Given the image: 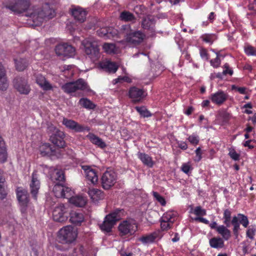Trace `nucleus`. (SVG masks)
Wrapping results in <instances>:
<instances>
[{"instance_id": "nucleus-3", "label": "nucleus", "mask_w": 256, "mask_h": 256, "mask_svg": "<svg viewBox=\"0 0 256 256\" xmlns=\"http://www.w3.org/2000/svg\"><path fill=\"white\" fill-rule=\"evenodd\" d=\"M146 38V34L140 30H130L127 32L124 40L118 42L119 44H123V47L127 45L136 46L141 44Z\"/></svg>"}, {"instance_id": "nucleus-15", "label": "nucleus", "mask_w": 256, "mask_h": 256, "mask_svg": "<svg viewBox=\"0 0 256 256\" xmlns=\"http://www.w3.org/2000/svg\"><path fill=\"white\" fill-rule=\"evenodd\" d=\"M62 124L68 128L76 132H80L84 130L89 131L90 130L88 127H84L74 120L65 118H63Z\"/></svg>"}, {"instance_id": "nucleus-34", "label": "nucleus", "mask_w": 256, "mask_h": 256, "mask_svg": "<svg viewBox=\"0 0 256 256\" xmlns=\"http://www.w3.org/2000/svg\"><path fill=\"white\" fill-rule=\"evenodd\" d=\"M69 202L76 206L82 207L86 204V199L82 196H72Z\"/></svg>"}, {"instance_id": "nucleus-2", "label": "nucleus", "mask_w": 256, "mask_h": 256, "mask_svg": "<svg viewBox=\"0 0 256 256\" xmlns=\"http://www.w3.org/2000/svg\"><path fill=\"white\" fill-rule=\"evenodd\" d=\"M55 15L54 10L48 4L46 3L42 6V8H34L30 13L31 17L34 22H42L46 18H52Z\"/></svg>"}, {"instance_id": "nucleus-59", "label": "nucleus", "mask_w": 256, "mask_h": 256, "mask_svg": "<svg viewBox=\"0 0 256 256\" xmlns=\"http://www.w3.org/2000/svg\"><path fill=\"white\" fill-rule=\"evenodd\" d=\"M122 80L126 81L128 82H130V79L127 76H119L118 78L114 80L112 82L114 84H116Z\"/></svg>"}, {"instance_id": "nucleus-61", "label": "nucleus", "mask_w": 256, "mask_h": 256, "mask_svg": "<svg viewBox=\"0 0 256 256\" xmlns=\"http://www.w3.org/2000/svg\"><path fill=\"white\" fill-rule=\"evenodd\" d=\"M232 89L236 90L241 94H245L246 93V88L245 87H238L235 85H232Z\"/></svg>"}, {"instance_id": "nucleus-8", "label": "nucleus", "mask_w": 256, "mask_h": 256, "mask_svg": "<svg viewBox=\"0 0 256 256\" xmlns=\"http://www.w3.org/2000/svg\"><path fill=\"white\" fill-rule=\"evenodd\" d=\"M117 176L112 170H107L102 175L101 180L102 185L104 190H109L116 182Z\"/></svg>"}, {"instance_id": "nucleus-26", "label": "nucleus", "mask_w": 256, "mask_h": 256, "mask_svg": "<svg viewBox=\"0 0 256 256\" xmlns=\"http://www.w3.org/2000/svg\"><path fill=\"white\" fill-rule=\"evenodd\" d=\"M50 171L52 172L50 174V178L54 182L59 184L64 180V174L62 170L51 168Z\"/></svg>"}, {"instance_id": "nucleus-43", "label": "nucleus", "mask_w": 256, "mask_h": 256, "mask_svg": "<svg viewBox=\"0 0 256 256\" xmlns=\"http://www.w3.org/2000/svg\"><path fill=\"white\" fill-rule=\"evenodd\" d=\"M5 179L0 176V198L4 199L6 197L7 192L5 188Z\"/></svg>"}, {"instance_id": "nucleus-28", "label": "nucleus", "mask_w": 256, "mask_h": 256, "mask_svg": "<svg viewBox=\"0 0 256 256\" xmlns=\"http://www.w3.org/2000/svg\"><path fill=\"white\" fill-rule=\"evenodd\" d=\"M88 192L94 202H97L104 198L103 192L97 188L89 189Z\"/></svg>"}, {"instance_id": "nucleus-27", "label": "nucleus", "mask_w": 256, "mask_h": 256, "mask_svg": "<svg viewBox=\"0 0 256 256\" xmlns=\"http://www.w3.org/2000/svg\"><path fill=\"white\" fill-rule=\"evenodd\" d=\"M70 222L75 225L79 226L84 220V216L80 212L72 210L70 212Z\"/></svg>"}, {"instance_id": "nucleus-47", "label": "nucleus", "mask_w": 256, "mask_h": 256, "mask_svg": "<svg viewBox=\"0 0 256 256\" xmlns=\"http://www.w3.org/2000/svg\"><path fill=\"white\" fill-rule=\"evenodd\" d=\"M136 109L143 117L148 118L151 116L150 113L144 106H136Z\"/></svg>"}, {"instance_id": "nucleus-5", "label": "nucleus", "mask_w": 256, "mask_h": 256, "mask_svg": "<svg viewBox=\"0 0 256 256\" xmlns=\"http://www.w3.org/2000/svg\"><path fill=\"white\" fill-rule=\"evenodd\" d=\"M62 88L65 92L69 94H72L78 90L86 92L90 90L87 84L82 79H78L76 82L66 83L62 86Z\"/></svg>"}, {"instance_id": "nucleus-12", "label": "nucleus", "mask_w": 256, "mask_h": 256, "mask_svg": "<svg viewBox=\"0 0 256 256\" xmlns=\"http://www.w3.org/2000/svg\"><path fill=\"white\" fill-rule=\"evenodd\" d=\"M67 214V208L63 204H60L54 208L52 212V218L56 222H63L68 218Z\"/></svg>"}, {"instance_id": "nucleus-21", "label": "nucleus", "mask_w": 256, "mask_h": 256, "mask_svg": "<svg viewBox=\"0 0 256 256\" xmlns=\"http://www.w3.org/2000/svg\"><path fill=\"white\" fill-rule=\"evenodd\" d=\"M160 238V232H154L142 236L138 238V240L144 244H148L154 242L156 240Z\"/></svg>"}, {"instance_id": "nucleus-52", "label": "nucleus", "mask_w": 256, "mask_h": 256, "mask_svg": "<svg viewBox=\"0 0 256 256\" xmlns=\"http://www.w3.org/2000/svg\"><path fill=\"white\" fill-rule=\"evenodd\" d=\"M202 40L210 44H212L214 41V36L212 34H204L201 36Z\"/></svg>"}, {"instance_id": "nucleus-25", "label": "nucleus", "mask_w": 256, "mask_h": 256, "mask_svg": "<svg viewBox=\"0 0 256 256\" xmlns=\"http://www.w3.org/2000/svg\"><path fill=\"white\" fill-rule=\"evenodd\" d=\"M8 86L4 66L0 63V90H6Z\"/></svg>"}, {"instance_id": "nucleus-30", "label": "nucleus", "mask_w": 256, "mask_h": 256, "mask_svg": "<svg viewBox=\"0 0 256 256\" xmlns=\"http://www.w3.org/2000/svg\"><path fill=\"white\" fill-rule=\"evenodd\" d=\"M89 140L92 143L102 148H104L106 146V143L99 137L97 136L92 133H89L87 136Z\"/></svg>"}, {"instance_id": "nucleus-29", "label": "nucleus", "mask_w": 256, "mask_h": 256, "mask_svg": "<svg viewBox=\"0 0 256 256\" xmlns=\"http://www.w3.org/2000/svg\"><path fill=\"white\" fill-rule=\"evenodd\" d=\"M100 66L110 73H115L118 68V66L115 62L110 61L102 62Z\"/></svg>"}, {"instance_id": "nucleus-63", "label": "nucleus", "mask_w": 256, "mask_h": 256, "mask_svg": "<svg viewBox=\"0 0 256 256\" xmlns=\"http://www.w3.org/2000/svg\"><path fill=\"white\" fill-rule=\"evenodd\" d=\"M178 146L182 150H186L188 148V145L186 143L182 141H178L177 142Z\"/></svg>"}, {"instance_id": "nucleus-44", "label": "nucleus", "mask_w": 256, "mask_h": 256, "mask_svg": "<svg viewBox=\"0 0 256 256\" xmlns=\"http://www.w3.org/2000/svg\"><path fill=\"white\" fill-rule=\"evenodd\" d=\"M190 212L194 214L197 216H204L206 215V210L200 206H196L194 208H192Z\"/></svg>"}, {"instance_id": "nucleus-24", "label": "nucleus", "mask_w": 256, "mask_h": 256, "mask_svg": "<svg viewBox=\"0 0 256 256\" xmlns=\"http://www.w3.org/2000/svg\"><path fill=\"white\" fill-rule=\"evenodd\" d=\"M36 82L44 90L52 89V84L41 74H38L36 76Z\"/></svg>"}, {"instance_id": "nucleus-32", "label": "nucleus", "mask_w": 256, "mask_h": 256, "mask_svg": "<svg viewBox=\"0 0 256 256\" xmlns=\"http://www.w3.org/2000/svg\"><path fill=\"white\" fill-rule=\"evenodd\" d=\"M216 232L222 236V238L224 240H227L230 238V231L228 228V226H218Z\"/></svg>"}, {"instance_id": "nucleus-60", "label": "nucleus", "mask_w": 256, "mask_h": 256, "mask_svg": "<svg viewBox=\"0 0 256 256\" xmlns=\"http://www.w3.org/2000/svg\"><path fill=\"white\" fill-rule=\"evenodd\" d=\"M224 67V70L222 72V74L224 75L228 74L230 76H232L233 74V70L229 68V66L228 64H225Z\"/></svg>"}, {"instance_id": "nucleus-49", "label": "nucleus", "mask_w": 256, "mask_h": 256, "mask_svg": "<svg viewBox=\"0 0 256 256\" xmlns=\"http://www.w3.org/2000/svg\"><path fill=\"white\" fill-rule=\"evenodd\" d=\"M228 151V155L232 159L234 160H238L240 159V155L236 152L234 148H230Z\"/></svg>"}, {"instance_id": "nucleus-35", "label": "nucleus", "mask_w": 256, "mask_h": 256, "mask_svg": "<svg viewBox=\"0 0 256 256\" xmlns=\"http://www.w3.org/2000/svg\"><path fill=\"white\" fill-rule=\"evenodd\" d=\"M154 25V20L153 16H148L142 20V26L144 29L149 30Z\"/></svg>"}, {"instance_id": "nucleus-40", "label": "nucleus", "mask_w": 256, "mask_h": 256, "mask_svg": "<svg viewBox=\"0 0 256 256\" xmlns=\"http://www.w3.org/2000/svg\"><path fill=\"white\" fill-rule=\"evenodd\" d=\"M120 19L125 22H134L136 18L132 14L128 11H124L120 13Z\"/></svg>"}, {"instance_id": "nucleus-7", "label": "nucleus", "mask_w": 256, "mask_h": 256, "mask_svg": "<svg viewBox=\"0 0 256 256\" xmlns=\"http://www.w3.org/2000/svg\"><path fill=\"white\" fill-rule=\"evenodd\" d=\"M119 211H116L107 215L103 223L100 226V229L104 232H110L116 222L120 218Z\"/></svg>"}, {"instance_id": "nucleus-54", "label": "nucleus", "mask_w": 256, "mask_h": 256, "mask_svg": "<svg viewBox=\"0 0 256 256\" xmlns=\"http://www.w3.org/2000/svg\"><path fill=\"white\" fill-rule=\"evenodd\" d=\"M172 225V224L166 220L160 219V226L162 230H167L170 229Z\"/></svg>"}, {"instance_id": "nucleus-17", "label": "nucleus", "mask_w": 256, "mask_h": 256, "mask_svg": "<svg viewBox=\"0 0 256 256\" xmlns=\"http://www.w3.org/2000/svg\"><path fill=\"white\" fill-rule=\"evenodd\" d=\"M228 95L224 92L220 90L210 95V99L214 104L220 106L228 98Z\"/></svg>"}, {"instance_id": "nucleus-41", "label": "nucleus", "mask_w": 256, "mask_h": 256, "mask_svg": "<svg viewBox=\"0 0 256 256\" xmlns=\"http://www.w3.org/2000/svg\"><path fill=\"white\" fill-rule=\"evenodd\" d=\"M64 186L60 184H56L54 188L53 192L56 198H62L64 194Z\"/></svg>"}, {"instance_id": "nucleus-22", "label": "nucleus", "mask_w": 256, "mask_h": 256, "mask_svg": "<svg viewBox=\"0 0 256 256\" xmlns=\"http://www.w3.org/2000/svg\"><path fill=\"white\" fill-rule=\"evenodd\" d=\"M128 93L130 97L135 102H140L144 97V90L134 86L130 89Z\"/></svg>"}, {"instance_id": "nucleus-46", "label": "nucleus", "mask_w": 256, "mask_h": 256, "mask_svg": "<svg viewBox=\"0 0 256 256\" xmlns=\"http://www.w3.org/2000/svg\"><path fill=\"white\" fill-rule=\"evenodd\" d=\"M256 232V226L252 225L250 226L246 230V236L251 240L254 238V236Z\"/></svg>"}, {"instance_id": "nucleus-31", "label": "nucleus", "mask_w": 256, "mask_h": 256, "mask_svg": "<svg viewBox=\"0 0 256 256\" xmlns=\"http://www.w3.org/2000/svg\"><path fill=\"white\" fill-rule=\"evenodd\" d=\"M137 156L138 158H140L145 165L149 167H152L153 166L154 162L152 158L148 154L139 152L138 153Z\"/></svg>"}, {"instance_id": "nucleus-23", "label": "nucleus", "mask_w": 256, "mask_h": 256, "mask_svg": "<svg viewBox=\"0 0 256 256\" xmlns=\"http://www.w3.org/2000/svg\"><path fill=\"white\" fill-rule=\"evenodd\" d=\"M71 12L74 19L80 22H83L86 19V12L81 8H74Z\"/></svg>"}, {"instance_id": "nucleus-55", "label": "nucleus", "mask_w": 256, "mask_h": 256, "mask_svg": "<svg viewBox=\"0 0 256 256\" xmlns=\"http://www.w3.org/2000/svg\"><path fill=\"white\" fill-rule=\"evenodd\" d=\"M181 170L184 173L188 174L192 170V167L190 163L188 162L182 164Z\"/></svg>"}, {"instance_id": "nucleus-18", "label": "nucleus", "mask_w": 256, "mask_h": 256, "mask_svg": "<svg viewBox=\"0 0 256 256\" xmlns=\"http://www.w3.org/2000/svg\"><path fill=\"white\" fill-rule=\"evenodd\" d=\"M39 150L42 156H55L58 158L60 157L57 153L59 152V150L54 149L49 144L44 143L40 146Z\"/></svg>"}, {"instance_id": "nucleus-45", "label": "nucleus", "mask_w": 256, "mask_h": 256, "mask_svg": "<svg viewBox=\"0 0 256 256\" xmlns=\"http://www.w3.org/2000/svg\"><path fill=\"white\" fill-rule=\"evenodd\" d=\"M244 51L248 56H256V48L252 46H246L244 48Z\"/></svg>"}, {"instance_id": "nucleus-58", "label": "nucleus", "mask_w": 256, "mask_h": 256, "mask_svg": "<svg viewBox=\"0 0 256 256\" xmlns=\"http://www.w3.org/2000/svg\"><path fill=\"white\" fill-rule=\"evenodd\" d=\"M210 64L211 66L214 68H217L220 66V58L218 57V54L217 57L216 58L210 60Z\"/></svg>"}, {"instance_id": "nucleus-6", "label": "nucleus", "mask_w": 256, "mask_h": 256, "mask_svg": "<svg viewBox=\"0 0 256 256\" xmlns=\"http://www.w3.org/2000/svg\"><path fill=\"white\" fill-rule=\"evenodd\" d=\"M118 228L122 236H132L137 230L138 224L134 219L127 218L119 224Z\"/></svg>"}, {"instance_id": "nucleus-50", "label": "nucleus", "mask_w": 256, "mask_h": 256, "mask_svg": "<svg viewBox=\"0 0 256 256\" xmlns=\"http://www.w3.org/2000/svg\"><path fill=\"white\" fill-rule=\"evenodd\" d=\"M152 195L155 198V199L159 202L162 206H164L166 204V202L164 197L161 196L160 194H158L157 192H152Z\"/></svg>"}, {"instance_id": "nucleus-16", "label": "nucleus", "mask_w": 256, "mask_h": 256, "mask_svg": "<svg viewBox=\"0 0 256 256\" xmlns=\"http://www.w3.org/2000/svg\"><path fill=\"white\" fill-rule=\"evenodd\" d=\"M82 169L84 170L86 178L92 184H95L98 181L96 171L89 166H82Z\"/></svg>"}, {"instance_id": "nucleus-53", "label": "nucleus", "mask_w": 256, "mask_h": 256, "mask_svg": "<svg viewBox=\"0 0 256 256\" xmlns=\"http://www.w3.org/2000/svg\"><path fill=\"white\" fill-rule=\"evenodd\" d=\"M72 67L73 66L72 65H65L64 66L63 72H64V74L66 76L70 77L73 74V70H72Z\"/></svg>"}, {"instance_id": "nucleus-33", "label": "nucleus", "mask_w": 256, "mask_h": 256, "mask_svg": "<svg viewBox=\"0 0 256 256\" xmlns=\"http://www.w3.org/2000/svg\"><path fill=\"white\" fill-rule=\"evenodd\" d=\"M102 48L106 54H115L119 52V48L115 44L110 43H104Z\"/></svg>"}, {"instance_id": "nucleus-13", "label": "nucleus", "mask_w": 256, "mask_h": 256, "mask_svg": "<svg viewBox=\"0 0 256 256\" xmlns=\"http://www.w3.org/2000/svg\"><path fill=\"white\" fill-rule=\"evenodd\" d=\"M30 6V0H14L13 4L7 6V8L14 12L20 14L26 10Z\"/></svg>"}, {"instance_id": "nucleus-38", "label": "nucleus", "mask_w": 256, "mask_h": 256, "mask_svg": "<svg viewBox=\"0 0 256 256\" xmlns=\"http://www.w3.org/2000/svg\"><path fill=\"white\" fill-rule=\"evenodd\" d=\"M16 69L19 71H22L28 66V62L26 59L20 58L14 60Z\"/></svg>"}, {"instance_id": "nucleus-14", "label": "nucleus", "mask_w": 256, "mask_h": 256, "mask_svg": "<svg viewBox=\"0 0 256 256\" xmlns=\"http://www.w3.org/2000/svg\"><path fill=\"white\" fill-rule=\"evenodd\" d=\"M57 55L71 57L75 54V49L72 46L67 44H62L58 45L55 48Z\"/></svg>"}, {"instance_id": "nucleus-51", "label": "nucleus", "mask_w": 256, "mask_h": 256, "mask_svg": "<svg viewBox=\"0 0 256 256\" xmlns=\"http://www.w3.org/2000/svg\"><path fill=\"white\" fill-rule=\"evenodd\" d=\"M64 194L62 196L63 198H66L70 200V198H71L72 194L73 191L70 189V188L66 186H64Z\"/></svg>"}, {"instance_id": "nucleus-1", "label": "nucleus", "mask_w": 256, "mask_h": 256, "mask_svg": "<svg viewBox=\"0 0 256 256\" xmlns=\"http://www.w3.org/2000/svg\"><path fill=\"white\" fill-rule=\"evenodd\" d=\"M82 49L85 54L92 61H97L100 58L98 42L94 38H88L82 42Z\"/></svg>"}, {"instance_id": "nucleus-36", "label": "nucleus", "mask_w": 256, "mask_h": 256, "mask_svg": "<svg viewBox=\"0 0 256 256\" xmlns=\"http://www.w3.org/2000/svg\"><path fill=\"white\" fill-rule=\"evenodd\" d=\"M211 247L215 248H222L224 246L223 239L220 238H214L210 240Z\"/></svg>"}, {"instance_id": "nucleus-37", "label": "nucleus", "mask_w": 256, "mask_h": 256, "mask_svg": "<svg viewBox=\"0 0 256 256\" xmlns=\"http://www.w3.org/2000/svg\"><path fill=\"white\" fill-rule=\"evenodd\" d=\"M78 103L81 106L86 109L93 110L96 108V105L87 98H80Z\"/></svg>"}, {"instance_id": "nucleus-62", "label": "nucleus", "mask_w": 256, "mask_h": 256, "mask_svg": "<svg viewBox=\"0 0 256 256\" xmlns=\"http://www.w3.org/2000/svg\"><path fill=\"white\" fill-rule=\"evenodd\" d=\"M195 152L196 154L195 160L199 162L202 159V152L200 148V147L198 148L196 150Z\"/></svg>"}, {"instance_id": "nucleus-19", "label": "nucleus", "mask_w": 256, "mask_h": 256, "mask_svg": "<svg viewBox=\"0 0 256 256\" xmlns=\"http://www.w3.org/2000/svg\"><path fill=\"white\" fill-rule=\"evenodd\" d=\"M40 187V181L38 180V176L36 172H32V180L30 184V192L35 199L36 198V194L38 192Z\"/></svg>"}, {"instance_id": "nucleus-42", "label": "nucleus", "mask_w": 256, "mask_h": 256, "mask_svg": "<svg viewBox=\"0 0 256 256\" xmlns=\"http://www.w3.org/2000/svg\"><path fill=\"white\" fill-rule=\"evenodd\" d=\"M232 212L228 209H226L224 212V224L228 227L230 225Z\"/></svg>"}, {"instance_id": "nucleus-20", "label": "nucleus", "mask_w": 256, "mask_h": 256, "mask_svg": "<svg viewBox=\"0 0 256 256\" xmlns=\"http://www.w3.org/2000/svg\"><path fill=\"white\" fill-rule=\"evenodd\" d=\"M97 34L100 37L105 39L111 38L117 34L116 30L111 27L102 28L98 30Z\"/></svg>"}, {"instance_id": "nucleus-57", "label": "nucleus", "mask_w": 256, "mask_h": 256, "mask_svg": "<svg viewBox=\"0 0 256 256\" xmlns=\"http://www.w3.org/2000/svg\"><path fill=\"white\" fill-rule=\"evenodd\" d=\"M7 158V153L6 151V148H0V162H4Z\"/></svg>"}, {"instance_id": "nucleus-56", "label": "nucleus", "mask_w": 256, "mask_h": 256, "mask_svg": "<svg viewBox=\"0 0 256 256\" xmlns=\"http://www.w3.org/2000/svg\"><path fill=\"white\" fill-rule=\"evenodd\" d=\"M188 140L190 144L194 146L198 144L200 140L198 136L196 134L190 136L188 138Z\"/></svg>"}, {"instance_id": "nucleus-4", "label": "nucleus", "mask_w": 256, "mask_h": 256, "mask_svg": "<svg viewBox=\"0 0 256 256\" xmlns=\"http://www.w3.org/2000/svg\"><path fill=\"white\" fill-rule=\"evenodd\" d=\"M78 236V232L72 226H66L60 230L58 237L62 243L71 244L74 242Z\"/></svg>"}, {"instance_id": "nucleus-39", "label": "nucleus", "mask_w": 256, "mask_h": 256, "mask_svg": "<svg viewBox=\"0 0 256 256\" xmlns=\"http://www.w3.org/2000/svg\"><path fill=\"white\" fill-rule=\"evenodd\" d=\"M176 212L174 211H168L165 212L161 218V220H164L173 224L176 220Z\"/></svg>"}, {"instance_id": "nucleus-10", "label": "nucleus", "mask_w": 256, "mask_h": 256, "mask_svg": "<svg viewBox=\"0 0 256 256\" xmlns=\"http://www.w3.org/2000/svg\"><path fill=\"white\" fill-rule=\"evenodd\" d=\"M14 88L21 94H28L30 91V88L28 84V80L22 77H17L14 80Z\"/></svg>"}, {"instance_id": "nucleus-11", "label": "nucleus", "mask_w": 256, "mask_h": 256, "mask_svg": "<svg viewBox=\"0 0 256 256\" xmlns=\"http://www.w3.org/2000/svg\"><path fill=\"white\" fill-rule=\"evenodd\" d=\"M50 128L54 130V134L50 136V141L56 146L59 148H63L65 145L64 132L55 127Z\"/></svg>"}, {"instance_id": "nucleus-64", "label": "nucleus", "mask_w": 256, "mask_h": 256, "mask_svg": "<svg viewBox=\"0 0 256 256\" xmlns=\"http://www.w3.org/2000/svg\"><path fill=\"white\" fill-rule=\"evenodd\" d=\"M200 56L201 58L204 60H208V59L207 52L206 50L204 49H202L200 50Z\"/></svg>"}, {"instance_id": "nucleus-48", "label": "nucleus", "mask_w": 256, "mask_h": 256, "mask_svg": "<svg viewBox=\"0 0 256 256\" xmlns=\"http://www.w3.org/2000/svg\"><path fill=\"white\" fill-rule=\"evenodd\" d=\"M240 224H242L244 228H247L249 224V221L248 217L242 214H238Z\"/></svg>"}, {"instance_id": "nucleus-9", "label": "nucleus", "mask_w": 256, "mask_h": 256, "mask_svg": "<svg viewBox=\"0 0 256 256\" xmlns=\"http://www.w3.org/2000/svg\"><path fill=\"white\" fill-rule=\"evenodd\" d=\"M17 198L19 202L20 211L22 213L25 214L28 203V192L22 188H18L16 190Z\"/></svg>"}]
</instances>
